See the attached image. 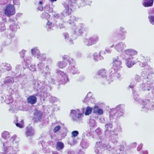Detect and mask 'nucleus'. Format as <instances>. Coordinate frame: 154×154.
I'll use <instances>...</instances> for the list:
<instances>
[{
    "instance_id": "a211bd4d",
    "label": "nucleus",
    "mask_w": 154,
    "mask_h": 154,
    "mask_svg": "<svg viewBox=\"0 0 154 154\" xmlns=\"http://www.w3.org/2000/svg\"><path fill=\"white\" fill-rule=\"evenodd\" d=\"M2 137L4 139H7L10 137V133L8 131H4L2 134Z\"/></svg>"
},
{
    "instance_id": "39448f33",
    "label": "nucleus",
    "mask_w": 154,
    "mask_h": 154,
    "mask_svg": "<svg viewBox=\"0 0 154 154\" xmlns=\"http://www.w3.org/2000/svg\"><path fill=\"white\" fill-rule=\"evenodd\" d=\"M71 116L73 120L75 121H77L80 118L82 117V113H78V116H76L77 112L75 110L72 109L71 111Z\"/></svg>"
},
{
    "instance_id": "412c9836",
    "label": "nucleus",
    "mask_w": 154,
    "mask_h": 154,
    "mask_svg": "<svg viewBox=\"0 0 154 154\" xmlns=\"http://www.w3.org/2000/svg\"><path fill=\"white\" fill-rule=\"evenodd\" d=\"M50 15L48 13L45 12L43 13L42 14V18L48 19L50 18Z\"/></svg>"
},
{
    "instance_id": "f03ea898",
    "label": "nucleus",
    "mask_w": 154,
    "mask_h": 154,
    "mask_svg": "<svg viewBox=\"0 0 154 154\" xmlns=\"http://www.w3.org/2000/svg\"><path fill=\"white\" fill-rule=\"evenodd\" d=\"M4 13L6 16L9 17L14 15L16 13L14 6L10 4L7 5L4 9Z\"/></svg>"
},
{
    "instance_id": "0eeeda50",
    "label": "nucleus",
    "mask_w": 154,
    "mask_h": 154,
    "mask_svg": "<svg viewBox=\"0 0 154 154\" xmlns=\"http://www.w3.org/2000/svg\"><path fill=\"white\" fill-rule=\"evenodd\" d=\"M26 100L27 103L31 104H34L36 103L37 101L36 97L34 95L29 96L27 98Z\"/></svg>"
},
{
    "instance_id": "f257e3e1",
    "label": "nucleus",
    "mask_w": 154,
    "mask_h": 154,
    "mask_svg": "<svg viewBox=\"0 0 154 154\" xmlns=\"http://www.w3.org/2000/svg\"><path fill=\"white\" fill-rule=\"evenodd\" d=\"M99 40L98 37L94 35L85 38L84 40V42L85 45L90 46L96 44Z\"/></svg>"
},
{
    "instance_id": "20e7f679",
    "label": "nucleus",
    "mask_w": 154,
    "mask_h": 154,
    "mask_svg": "<svg viewBox=\"0 0 154 154\" xmlns=\"http://www.w3.org/2000/svg\"><path fill=\"white\" fill-rule=\"evenodd\" d=\"M56 73H59L61 75L60 77V81L61 84H64L67 82L68 80L67 76L64 72H62L60 70H58L57 71Z\"/></svg>"
},
{
    "instance_id": "9b49d317",
    "label": "nucleus",
    "mask_w": 154,
    "mask_h": 154,
    "mask_svg": "<svg viewBox=\"0 0 154 154\" xmlns=\"http://www.w3.org/2000/svg\"><path fill=\"white\" fill-rule=\"evenodd\" d=\"M154 0H145L143 4L145 7H151L153 5Z\"/></svg>"
},
{
    "instance_id": "dca6fc26",
    "label": "nucleus",
    "mask_w": 154,
    "mask_h": 154,
    "mask_svg": "<svg viewBox=\"0 0 154 154\" xmlns=\"http://www.w3.org/2000/svg\"><path fill=\"white\" fill-rule=\"evenodd\" d=\"M93 57L95 60L98 61L103 59L100 53H95L93 55Z\"/></svg>"
},
{
    "instance_id": "2eb2a0df",
    "label": "nucleus",
    "mask_w": 154,
    "mask_h": 154,
    "mask_svg": "<svg viewBox=\"0 0 154 154\" xmlns=\"http://www.w3.org/2000/svg\"><path fill=\"white\" fill-rule=\"evenodd\" d=\"M124 45L122 42L118 43L116 46V49L118 51H122Z\"/></svg>"
},
{
    "instance_id": "b1692460",
    "label": "nucleus",
    "mask_w": 154,
    "mask_h": 154,
    "mask_svg": "<svg viewBox=\"0 0 154 154\" xmlns=\"http://www.w3.org/2000/svg\"><path fill=\"white\" fill-rule=\"evenodd\" d=\"M61 129V127L60 125H57L56 126L53 130V131L54 133H56L58 132Z\"/></svg>"
},
{
    "instance_id": "c03bdc74",
    "label": "nucleus",
    "mask_w": 154,
    "mask_h": 154,
    "mask_svg": "<svg viewBox=\"0 0 154 154\" xmlns=\"http://www.w3.org/2000/svg\"><path fill=\"white\" fill-rule=\"evenodd\" d=\"M14 2L15 1V0H13Z\"/></svg>"
},
{
    "instance_id": "c9c22d12",
    "label": "nucleus",
    "mask_w": 154,
    "mask_h": 154,
    "mask_svg": "<svg viewBox=\"0 0 154 154\" xmlns=\"http://www.w3.org/2000/svg\"><path fill=\"white\" fill-rule=\"evenodd\" d=\"M143 154H148V153L147 151H143Z\"/></svg>"
},
{
    "instance_id": "6e6552de",
    "label": "nucleus",
    "mask_w": 154,
    "mask_h": 154,
    "mask_svg": "<svg viewBox=\"0 0 154 154\" xmlns=\"http://www.w3.org/2000/svg\"><path fill=\"white\" fill-rule=\"evenodd\" d=\"M97 74L100 76L102 78L106 77L107 72L104 68H102L98 70L97 72Z\"/></svg>"
},
{
    "instance_id": "9d476101",
    "label": "nucleus",
    "mask_w": 154,
    "mask_h": 154,
    "mask_svg": "<svg viewBox=\"0 0 154 154\" xmlns=\"http://www.w3.org/2000/svg\"><path fill=\"white\" fill-rule=\"evenodd\" d=\"M25 134L27 137H31L34 135V132L32 128H27L26 129Z\"/></svg>"
},
{
    "instance_id": "c756f323",
    "label": "nucleus",
    "mask_w": 154,
    "mask_h": 154,
    "mask_svg": "<svg viewBox=\"0 0 154 154\" xmlns=\"http://www.w3.org/2000/svg\"><path fill=\"white\" fill-rule=\"evenodd\" d=\"M97 113L99 115H101L103 113V111L102 109H98Z\"/></svg>"
},
{
    "instance_id": "5701e85b",
    "label": "nucleus",
    "mask_w": 154,
    "mask_h": 154,
    "mask_svg": "<svg viewBox=\"0 0 154 154\" xmlns=\"http://www.w3.org/2000/svg\"><path fill=\"white\" fill-rule=\"evenodd\" d=\"M150 22L152 24L154 25V16H151L148 17Z\"/></svg>"
},
{
    "instance_id": "ddd939ff",
    "label": "nucleus",
    "mask_w": 154,
    "mask_h": 154,
    "mask_svg": "<svg viewBox=\"0 0 154 154\" xmlns=\"http://www.w3.org/2000/svg\"><path fill=\"white\" fill-rule=\"evenodd\" d=\"M14 100L11 95H7L5 100V102L7 104L11 103Z\"/></svg>"
},
{
    "instance_id": "423d86ee",
    "label": "nucleus",
    "mask_w": 154,
    "mask_h": 154,
    "mask_svg": "<svg viewBox=\"0 0 154 154\" xmlns=\"http://www.w3.org/2000/svg\"><path fill=\"white\" fill-rule=\"evenodd\" d=\"M125 54L127 55L128 57H130L129 58L131 59H133V58L132 57L137 55V52L136 51L131 49L127 50L125 51Z\"/></svg>"
},
{
    "instance_id": "7ed1b4c3",
    "label": "nucleus",
    "mask_w": 154,
    "mask_h": 154,
    "mask_svg": "<svg viewBox=\"0 0 154 154\" xmlns=\"http://www.w3.org/2000/svg\"><path fill=\"white\" fill-rule=\"evenodd\" d=\"M112 64V67L115 70H118L120 68H122V62L118 57L113 59Z\"/></svg>"
},
{
    "instance_id": "37998d69",
    "label": "nucleus",
    "mask_w": 154,
    "mask_h": 154,
    "mask_svg": "<svg viewBox=\"0 0 154 154\" xmlns=\"http://www.w3.org/2000/svg\"><path fill=\"white\" fill-rule=\"evenodd\" d=\"M34 50V49H32V53H33V51Z\"/></svg>"
},
{
    "instance_id": "a878e982",
    "label": "nucleus",
    "mask_w": 154,
    "mask_h": 154,
    "mask_svg": "<svg viewBox=\"0 0 154 154\" xmlns=\"http://www.w3.org/2000/svg\"><path fill=\"white\" fill-rule=\"evenodd\" d=\"M79 132L77 131H72V137H76L78 135Z\"/></svg>"
},
{
    "instance_id": "7c9ffc66",
    "label": "nucleus",
    "mask_w": 154,
    "mask_h": 154,
    "mask_svg": "<svg viewBox=\"0 0 154 154\" xmlns=\"http://www.w3.org/2000/svg\"><path fill=\"white\" fill-rule=\"evenodd\" d=\"M7 67L6 68V69L8 71H10L11 69V67L10 64H7Z\"/></svg>"
},
{
    "instance_id": "2f4dec72",
    "label": "nucleus",
    "mask_w": 154,
    "mask_h": 154,
    "mask_svg": "<svg viewBox=\"0 0 154 154\" xmlns=\"http://www.w3.org/2000/svg\"><path fill=\"white\" fill-rule=\"evenodd\" d=\"M38 10L40 11H42L43 10V8L42 6V5L39 6L38 8Z\"/></svg>"
},
{
    "instance_id": "ea45409f",
    "label": "nucleus",
    "mask_w": 154,
    "mask_h": 154,
    "mask_svg": "<svg viewBox=\"0 0 154 154\" xmlns=\"http://www.w3.org/2000/svg\"><path fill=\"white\" fill-rule=\"evenodd\" d=\"M42 3H43V2L42 1H40L39 2V4L40 5H42Z\"/></svg>"
},
{
    "instance_id": "f3484780",
    "label": "nucleus",
    "mask_w": 154,
    "mask_h": 154,
    "mask_svg": "<svg viewBox=\"0 0 154 154\" xmlns=\"http://www.w3.org/2000/svg\"><path fill=\"white\" fill-rule=\"evenodd\" d=\"M126 61V65L129 68L131 67L135 64L134 62V61L131 60L130 58H128Z\"/></svg>"
},
{
    "instance_id": "473e14b6",
    "label": "nucleus",
    "mask_w": 154,
    "mask_h": 154,
    "mask_svg": "<svg viewBox=\"0 0 154 154\" xmlns=\"http://www.w3.org/2000/svg\"><path fill=\"white\" fill-rule=\"evenodd\" d=\"M47 25L51 26L52 25V23L51 22H50L49 20H48V22L47 23Z\"/></svg>"
},
{
    "instance_id": "c85d7f7f",
    "label": "nucleus",
    "mask_w": 154,
    "mask_h": 154,
    "mask_svg": "<svg viewBox=\"0 0 154 154\" xmlns=\"http://www.w3.org/2000/svg\"><path fill=\"white\" fill-rule=\"evenodd\" d=\"M87 30V29H79V32L81 34H82L83 33L84 31H86Z\"/></svg>"
},
{
    "instance_id": "49530a36",
    "label": "nucleus",
    "mask_w": 154,
    "mask_h": 154,
    "mask_svg": "<svg viewBox=\"0 0 154 154\" xmlns=\"http://www.w3.org/2000/svg\"><path fill=\"white\" fill-rule=\"evenodd\" d=\"M149 90H150V89H148V91H149Z\"/></svg>"
},
{
    "instance_id": "393cba45",
    "label": "nucleus",
    "mask_w": 154,
    "mask_h": 154,
    "mask_svg": "<svg viewBox=\"0 0 154 154\" xmlns=\"http://www.w3.org/2000/svg\"><path fill=\"white\" fill-rule=\"evenodd\" d=\"M112 125L110 123H109L105 125V127L106 128V130L109 131V129L112 128Z\"/></svg>"
},
{
    "instance_id": "a18cd8bd",
    "label": "nucleus",
    "mask_w": 154,
    "mask_h": 154,
    "mask_svg": "<svg viewBox=\"0 0 154 154\" xmlns=\"http://www.w3.org/2000/svg\"><path fill=\"white\" fill-rule=\"evenodd\" d=\"M115 111H116L115 110H114L113 111L114 112Z\"/></svg>"
},
{
    "instance_id": "72a5a7b5",
    "label": "nucleus",
    "mask_w": 154,
    "mask_h": 154,
    "mask_svg": "<svg viewBox=\"0 0 154 154\" xmlns=\"http://www.w3.org/2000/svg\"><path fill=\"white\" fill-rule=\"evenodd\" d=\"M5 29V27H0V31L1 32H2Z\"/></svg>"
},
{
    "instance_id": "4468645a",
    "label": "nucleus",
    "mask_w": 154,
    "mask_h": 154,
    "mask_svg": "<svg viewBox=\"0 0 154 154\" xmlns=\"http://www.w3.org/2000/svg\"><path fill=\"white\" fill-rule=\"evenodd\" d=\"M67 65V63L63 61H59L57 63V66L60 69L65 68Z\"/></svg>"
},
{
    "instance_id": "aec40b11",
    "label": "nucleus",
    "mask_w": 154,
    "mask_h": 154,
    "mask_svg": "<svg viewBox=\"0 0 154 154\" xmlns=\"http://www.w3.org/2000/svg\"><path fill=\"white\" fill-rule=\"evenodd\" d=\"M63 61L66 60L68 61V62L69 63V64H71V61H73V60L71 58H70V57L68 56H66V55H64L63 57Z\"/></svg>"
},
{
    "instance_id": "f8f14e48",
    "label": "nucleus",
    "mask_w": 154,
    "mask_h": 154,
    "mask_svg": "<svg viewBox=\"0 0 154 154\" xmlns=\"http://www.w3.org/2000/svg\"><path fill=\"white\" fill-rule=\"evenodd\" d=\"M56 147L57 150H62L64 147V143L62 142H58L56 143Z\"/></svg>"
},
{
    "instance_id": "58836bf2",
    "label": "nucleus",
    "mask_w": 154,
    "mask_h": 154,
    "mask_svg": "<svg viewBox=\"0 0 154 154\" xmlns=\"http://www.w3.org/2000/svg\"><path fill=\"white\" fill-rule=\"evenodd\" d=\"M2 20L4 22H6L7 19L6 18H2Z\"/></svg>"
},
{
    "instance_id": "e433bc0d",
    "label": "nucleus",
    "mask_w": 154,
    "mask_h": 154,
    "mask_svg": "<svg viewBox=\"0 0 154 154\" xmlns=\"http://www.w3.org/2000/svg\"><path fill=\"white\" fill-rule=\"evenodd\" d=\"M96 109L97 110V109H98V107H97V106H95V107H94V112H95V109Z\"/></svg>"
},
{
    "instance_id": "a19ab883",
    "label": "nucleus",
    "mask_w": 154,
    "mask_h": 154,
    "mask_svg": "<svg viewBox=\"0 0 154 154\" xmlns=\"http://www.w3.org/2000/svg\"><path fill=\"white\" fill-rule=\"evenodd\" d=\"M52 2L56 1L57 0H51Z\"/></svg>"
},
{
    "instance_id": "f704fd0d",
    "label": "nucleus",
    "mask_w": 154,
    "mask_h": 154,
    "mask_svg": "<svg viewBox=\"0 0 154 154\" xmlns=\"http://www.w3.org/2000/svg\"><path fill=\"white\" fill-rule=\"evenodd\" d=\"M69 37V34H66L64 35V37L66 39V38H68Z\"/></svg>"
},
{
    "instance_id": "4c0bfd02",
    "label": "nucleus",
    "mask_w": 154,
    "mask_h": 154,
    "mask_svg": "<svg viewBox=\"0 0 154 154\" xmlns=\"http://www.w3.org/2000/svg\"><path fill=\"white\" fill-rule=\"evenodd\" d=\"M52 154H60L59 153L57 152H52Z\"/></svg>"
},
{
    "instance_id": "bb28decb",
    "label": "nucleus",
    "mask_w": 154,
    "mask_h": 154,
    "mask_svg": "<svg viewBox=\"0 0 154 154\" xmlns=\"http://www.w3.org/2000/svg\"><path fill=\"white\" fill-rule=\"evenodd\" d=\"M16 125L17 127L20 128H23V125L22 122L21 123H16Z\"/></svg>"
},
{
    "instance_id": "4be33fe9",
    "label": "nucleus",
    "mask_w": 154,
    "mask_h": 154,
    "mask_svg": "<svg viewBox=\"0 0 154 154\" xmlns=\"http://www.w3.org/2000/svg\"><path fill=\"white\" fill-rule=\"evenodd\" d=\"M92 111V109L90 106H88L86 109L85 112V115H88Z\"/></svg>"
},
{
    "instance_id": "79ce46f5",
    "label": "nucleus",
    "mask_w": 154,
    "mask_h": 154,
    "mask_svg": "<svg viewBox=\"0 0 154 154\" xmlns=\"http://www.w3.org/2000/svg\"><path fill=\"white\" fill-rule=\"evenodd\" d=\"M120 29H123V28L122 27H121Z\"/></svg>"
},
{
    "instance_id": "cd10ccee",
    "label": "nucleus",
    "mask_w": 154,
    "mask_h": 154,
    "mask_svg": "<svg viewBox=\"0 0 154 154\" xmlns=\"http://www.w3.org/2000/svg\"><path fill=\"white\" fill-rule=\"evenodd\" d=\"M111 52V51L108 49H106L104 51V53L105 54H109Z\"/></svg>"
},
{
    "instance_id": "6ab92c4d",
    "label": "nucleus",
    "mask_w": 154,
    "mask_h": 154,
    "mask_svg": "<svg viewBox=\"0 0 154 154\" xmlns=\"http://www.w3.org/2000/svg\"><path fill=\"white\" fill-rule=\"evenodd\" d=\"M102 147L104 150L110 151L111 149V146L109 144H104L103 145Z\"/></svg>"
},
{
    "instance_id": "1a4fd4ad",
    "label": "nucleus",
    "mask_w": 154,
    "mask_h": 154,
    "mask_svg": "<svg viewBox=\"0 0 154 154\" xmlns=\"http://www.w3.org/2000/svg\"><path fill=\"white\" fill-rule=\"evenodd\" d=\"M34 115L35 119H37L39 121H40L42 119L43 113L42 112L36 109L34 113Z\"/></svg>"
},
{
    "instance_id": "de8ad7c7",
    "label": "nucleus",
    "mask_w": 154,
    "mask_h": 154,
    "mask_svg": "<svg viewBox=\"0 0 154 154\" xmlns=\"http://www.w3.org/2000/svg\"><path fill=\"white\" fill-rule=\"evenodd\" d=\"M134 144L135 145V143H134Z\"/></svg>"
}]
</instances>
